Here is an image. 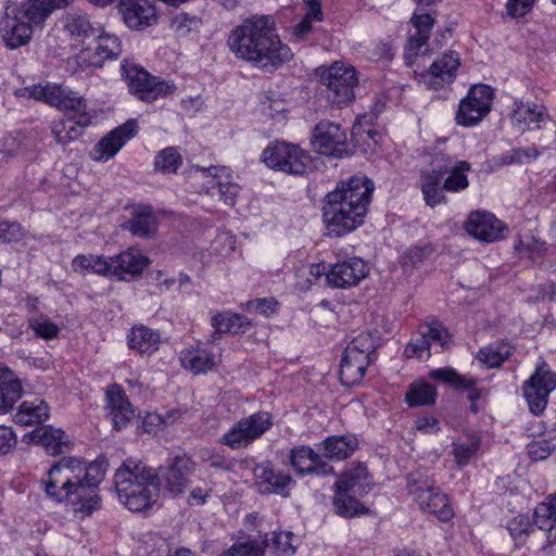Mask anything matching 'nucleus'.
<instances>
[{
    "label": "nucleus",
    "mask_w": 556,
    "mask_h": 556,
    "mask_svg": "<svg viewBox=\"0 0 556 556\" xmlns=\"http://www.w3.org/2000/svg\"><path fill=\"white\" fill-rule=\"evenodd\" d=\"M23 394V386L16 375L0 364V414L9 413Z\"/></svg>",
    "instance_id": "28"
},
{
    "label": "nucleus",
    "mask_w": 556,
    "mask_h": 556,
    "mask_svg": "<svg viewBox=\"0 0 556 556\" xmlns=\"http://www.w3.org/2000/svg\"><path fill=\"white\" fill-rule=\"evenodd\" d=\"M376 350V341L369 332H362L346 346L345 352L358 356H365V361L371 362V355Z\"/></svg>",
    "instance_id": "50"
},
{
    "label": "nucleus",
    "mask_w": 556,
    "mask_h": 556,
    "mask_svg": "<svg viewBox=\"0 0 556 556\" xmlns=\"http://www.w3.org/2000/svg\"><path fill=\"white\" fill-rule=\"evenodd\" d=\"M23 94L55 108L65 116L70 110V90L64 84L33 85L24 88Z\"/></svg>",
    "instance_id": "23"
},
{
    "label": "nucleus",
    "mask_w": 556,
    "mask_h": 556,
    "mask_svg": "<svg viewBox=\"0 0 556 556\" xmlns=\"http://www.w3.org/2000/svg\"><path fill=\"white\" fill-rule=\"evenodd\" d=\"M290 464L292 468L301 476H330L333 475V468L321 456L308 445L295 446L290 451Z\"/></svg>",
    "instance_id": "20"
},
{
    "label": "nucleus",
    "mask_w": 556,
    "mask_h": 556,
    "mask_svg": "<svg viewBox=\"0 0 556 556\" xmlns=\"http://www.w3.org/2000/svg\"><path fill=\"white\" fill-rule=\"evenodd\" d=\"M545 108L535 103L515 101L511 111V121L514 125L520 127L521 131L539 127L547 118Z\"/></svg>",
    "instance_id": "29"
},
{
    "label": "nucleus",
    "mask_w": 556,
    "mask_h": 556,
    "mask_svg": "<svg viewBox=\"0 0 556 556\" xmlns=\"http://www.w3.org/2000/svg\"><path fill=\"white\" fill-rule=\"evenodd\" d=\"M49 406L43 400L24 401L14 416V421L21 426L42 424L49 418Z\"/></svg>",
    "instance_id": "36"
},
{
    "label": "nucleus",
    "mask_w": 556,
    "mask_h": 556,
    "mask_svg": "<svg viewBox=\"0 0 556 556\" xmlns=\"http://www.w3.org/2000/svg\"><path fill=\"white\" fill-rule=\"evenodd\" d=\"M99 27H94L86 15L72 16V52L81 53V48L93 45L99 37Z\"/></svg>",
    "instance_id": "33"
},
{
    "label": "nucleus",
    "mask_w": 556,
    "mask_h": 556,
    "mask_svg": "<svg viewBox=\"0 0 556 556\" xmlns=\"http://www.w3.org/2000/svg\"><path fill=\"white\" fill-rule=\"evenodd\" d=\"M406 482L408 494L421 510L437 516L443 522L454 517L448 497L426 472L413 471L407 475Z\"/></svg>",
    "instance_id": "7"
},
{
    "label": "nucleus",
    "mask_w": 556,
    "mask_h": 556,
    "mask_svg": "<svg viewBox=\"0 0 556 556\" xmlns=\"http://www.w3.org/2000/svg\"><path fill=\"white\" fill-rule=\"evenodd\" d=\"M533 522L540 530L547 533L552 543L556 542V493L548 495L535 507Z\"/></svg>",
    "instance_id": "34"
},
{
    "label": "nucleus",
    "mask_w": 556,
    "mask_h": 556,
    "mask_svg": "<svg viewBox=\"0 0 556 556\" xmlns=\"http://www.w3.org/2000/svg\"><path fill=\"white\" fill-rule=\"evenodd\" d=\"M21 142L17 135L8 134L1 139L0 153L7 157L16 155L20 151Z\"/></svg>",
    "instance_id": "64"
},
{
    "label": "nucleus",
    "mask_w": 556,
    "mask_h": 556,
    "mask_svg": "<svg viewBox=\"0 0 556 556\" xmlns=\"http://www.w3.org/2000/svg\"><path fill=\"white\" fill-rule=\"evenodd\" d=\"M106 406L114 422V428L121 430L134 417V410L123 389L112 384L106 390Z\"/></svg>",
    "instance_id": "26"
},
{
    "label": "nucleus",
    "mask_w": 556,
    "mask_h": 556,
    "mask_svg": "<svg viewBox=\"0 0 556 556\" xmlns=\"http://www.w3.org/2000/svg\"><path fill=\"white\" fill-rule=\"evenodd\" d=\"M534 0H507V14L514 18L527 15L533 7Z\"/></svg>",
    "instance_id": "60"
},
{
    "label": "nucleus",
    "mask_w": 556,
    "mask_h": 556,
    "mask_svg": "<svg viewBox=\"0 0 556 556\" xmlns=\"http://www.w3.org/2000/svg\"><path fill=\"white\" fill-rule=\"evenodd\" d=\"M17 444V437L13 429L0 426V456L9 454Z\"/></svg>",
    "instance_id": "59"
},
{
    "label": "nucleus",
    "mask_w": 556,
    "mask_h": 556,
    "mask_svg": "<svg viewBox=\"0 0 556 556\" xmlns=\"http://www.w3.org/2000/svg\"><path fill=\"white\" fill-rule=\"evenodd\" d=\"M30 441L40 444L47 453L51 455H58L62 452V447L66 446V433L51 426L37 428L29 434Z\"/></svg>",
    "instance_id": "35"
},
{
    "label": "nucleus",
    "mask_w": 556,
    "mask_h": 556,
    "mask_svg": "<svg viewBox=\"0 0 556 556\" xmlns=\"http://www.w3.org/2000/svg\"><path fill=\"white\" fill-rule=\"evenodd\" d=\"M195 170L211 176L213 182H215V185L212 186V189H217L219 198L225 202V204L229 206L235 205L240 187L237 184L222 180V176L226 170L225 167L211 166L204 168L197 166Z\"/></svg>",
    "instance_id": "40"
},
{
    "label": "nucleus",
    "mask_w": 556,
    "mask_h": 556,
    "mask_svg": "<svg viewBox=\"0 0 556 556\" xmlns=\"http://www.w3.org/2000/svg\"><path fill=\"white\" fill-rule=\"evenodd\" d=\"M372 190V181L365 176L339 182L326 195L323 216L328 232L341 237L359 227L367 214Z\"/></svg>",
    "instance_id": "2"
},
{
    "label": "nucleus",
    "mask_w": 556,
    "mask_h": 556,
    "mask_svg": "<svg viewBox=\"0 0 556 556\" xmlns=\"http://www.w3.org/2000/svg\"><path fill=\"white\" fill-rule=\"evenodd\" d=\"M481 440L479 437H471L467 441H457L453 443L452 454L455 457L457 466L464 467L477 454L480 448Z\"/></svg>",
    "instance_id": "46"
},
{
    "label": "nucleus",
    "mask_w": 556,
    "mask_h": 556,
    "mask_svg": "<svg viewBox=\"0 0 556 556\" xmlns=\"http://www.w3.org/2000/svg\"><path fill=\"white\" fill-rule=\"evenodd\" d=\"M114 486L119 502L132 513L152 509L161 494L156 469L134 458L116 469Z\"/></svg>",
    "instance_id": "3"
},
{
    "label": "nucleus",
    "mask_w": 556,
    "mask_h": 556,
    "mask_svg": "<svg viewBox=\"0 0 556 556\" xmlns=\"http://www.w3.org/2000/svg\"><path fill=\"white\" fill-rule=\"evenodd\" d=\"M160 491L163 489L173 496L185 493L195 471V463L188 456L172 458L164 467L156 469Z\"/></svg>",
    "instance_id": "14"
},
{
    "label": "nucleus",
    "mask_w": 556,
    "mask_h": 556,
    "mask_svg": "<svg viewBox=\"0 0 556 556\" xmlns=\"http://www.w3.org/2000/svg\"><path fill=\"white\" fill-rule=\"evenodd\" d=\"M313 146L320 154L338 159L349 155L346 134L339 124L320 122L314 130Z\"/></svg>",
    "instance_id": "16"
},
{
    "label": "nucleus",
    "mask_w": 556,
    "mask_h": 556,
    "mask_svg": "<svg viewBox=\"0 0 556 556\" xmlns=\"http://www.w3.org/2000/svg\"><path fill=\"white\" fill-rule=\"evenodd\" d=\"M148 264V257L136 249H127L109 261L98 255H77L72 261L75 270H87L117 280L140 276Z\"/></svg>",
    "instance_id": "6"
},
{
    "label": "nucleus",
    "mask_w": 556,
    "mask_h": 556,
    "mask_svg": "<svg viewBox=\"0 0 556 556\" xmlns=\"http://www.w3.org/2000/svg\"><path fill=\"white\" fill-rule=\"evenodd\" d=\"M121 70L129 93L140 101L151 103L176 91V85L173 81L150 74L135 62L125 60Z\"/></svg>",
    "instance_id": "8"
},
{
    "label": "nucleus",
    "mask_w": 556,
    "mask_h": 556,
    "mask_svg": "<svg viewBox=\"0 0 556 556\" xmlns=\"http://www.w3.org/2000/svg\"><path fill=\"white\" fill-rule=\"evenodd\" d=\"M359 497V495L352 492L336 489L333 495L336 513L344 518H353L366 514L368 509L358 501Z\"/></svg>",
    "instance_id": "41"
},
{
    "label": "nucleus",
    "mask_w": 556,
    "mask_h": 556,
    "mask_svg": "<svg viewBox=\"0 0 556 556\" xmlns=\"http://www.w3.org/2000/svg\"><path fill=\"white\" fill-rule=\"evenodd\" d=\"M334 488L353 494L364 496L371 490L368 471L365 465L358 464L336 482Z\"/></svg>",
    "instance_id": "31"
},
{
    "label": "nucleus",
    "mask_w": 556,
    "mask_h": 556,
    "mask_svg": "<svg viewBox=\"0 0 556 556\" xmlns=\"http://www.w3.org/2000/svg\"><path fill=\"white\" fill-rule=\"evenodd\" d=\"M123 228L140 238H150L156 233L157 218L150 205L132 207L131 218L124 223Z\"/></svg>",
    "instance_id": "27"
},
{
    "label": "nucleus",
    "mask_w": 556,
    "mask_h": 556,
    "mask_svg": "<svg viewBox=\"0 0 556 556\" xmlns=\"http://www.w3.org/2000/svg\"><path fill=\"white\" fill-rule=\"evenodd\" d=\"M28 327L34 333L43 340H51L58 337L60 328L48 316L34 314L27 318Z\"/></svg>",
    "instance_id": "45"
},
{
    "label": "nucleus",
    "mask_w": 556,
    "mask_h": 556,
    "mask_svg": "<svg viewBox=\"0 0 556 556\" xmlns=\"http://www.w3.org/2000/svg\"><path fill=\"white\" fill-rule=\"evenodd\" d=\"M92 116L87 111L86 101L83 98L72 97V132L76 131V127L85 128L91 124Z\"/></svg>",
    "instance_id": "55"
},
{
    "label": "nucleus",
    "mask_w": 556,
    "mask_h": 556,
    "mask_svg": "<svg viewBox=\"0 0 556 556\" xmlns=\"http://www.w3.org/2000/svg\"><path fill=\"white\" fill-rule=\"evenodd\" d=\"M493 101V90L488 85L472 86L466 98L458 105L456 123L465 127L479 124L490 112Z\"/></svg>",
    "instance_id": "13"
},
{
    "label": "nucleus",
    "mask_w": 556,
    "mask_h": 556,
    "mask_svg": "<svg viewBox=\"0 0 556 556\" xmlns=\"http://www.w3.org/2000/svg\"><path fill=\"white\" fill-rule=\"evenodd\" d=\"M356 447L357 440L346 435L328 437L318 445V450L323 452V458L336 462L349 458Z\"/></svg>",
    "instance_id": "30"
},
{
    "label": "nucleus",
    "mask_w": 556,
    "mask_h": 556,
    "mask_svg": "<svg viewBox=\"0 0 556 556\" xmlns=\"http://www.w3.org/2000/svg\"><path fill=\"white\" fill-rule=\"evenodd\" d=\"M412 23L416 29L415 33L417 35H426V37L429 38V34L434 24V20L431 17L430 14H414L412 17Z\"/></svg>",
    "instance_id": "63"
},
{
    "label": "nucleus",
    "mask_w": 556,
    "mask_h": 556,
    "mask_svg": "<svg viewBox=\"0 0 556 556\" xmlns=\"http://www.w3.org/2000/svg\"><path fill=\"white\" fill-rule=\"evenodd\" d=\"M182 164V157L175 148H166L157 153L154 161L156 170L176 173Z\"/></svg>",
    "instance_id": "51"
},
{
    "label": "nucleus",
    "mask_w": 556,
    "mask_h": 556,
    "mask_svg": "<svg viewBox=\"0 0 556 556\" xmlns=\"http://www.w3.org/2000/svg\"><path fill=\"white\" fill-rule=\"evenodd\" d=\"M201 26V18L187 12H178L170 22L172 29L180 37L187 36L192 31L198 33Z\"/></svg>",
    "instance_id": "48"
},
{
    "label": "nucleus",
    "mask_w": 556,
    "mask_h": 556,
    "mask_svg": "<svg viewBox=\"0 0 556 556\" xmlns=\"http://www.w3.org/2000/svg\"><path fill=\"white\" fill-rule=\"evenodd\" d=\"M437 391L433 386L426 381L410 383L405 401L410 407L432 405L435 402Z\"/></svg>",
    "instance_id": "42"
},
{
    "label": "nucleus",
    "mask_w": 556,
    "mask_h": 556,
    "mask_svg": "<svg viewBox=\"0 0 556 556\" xmlns=\"http://www.w3.org/2000/svg\"><path fill=\"white\" fill-rule=\"evenodd\" d=\"M425 337L430 341V346L440 348L441 350L447 348L451 343V336L446 328L439 321L434 320L432 323L420 326Z\"/></svg>",
    "instance_id": "49"
},
{
    "label": "nucleus",
    "mask_w": 556,
    "mask_h": 556,
    "mask_svg": "<svg viewBox=\"0 0 556 556\" xmlns=\"http://www.w3.org/2000/svg\"><path fill=\"white\" fill-rule=\"evenodd\" d=\"M471 237L482 242H494L503 238L504 224L490 212L473 211L464 225Z\"/></svg>",
    "instance_id": "19"
},
{
    "label": "nucleus",
    "mask_w": 556,
    "mask_h": 556,
    "mask_svg": "<svg viewBox=\"0 0 556 556\" xmlns=\"http://www.w3.org/2000/svg\"><path fill=\"white\" fill-rule=\"evenodd\" d=\"M211 326L215 329V333L241 334L248 332L252 323L244 315L232 313L229 311L218 312L211 318Z\"/></svg>",
    "instance_id": "32"
},
{
    "label": "nucleus",
    "mask_w": 556,
    "mask_h": 556,
    "mask_svg": "<svg viewBox=\"0 0 556 556\" xmlns=\"http://www.w3.org/2000/svg\"><path fill=\"white\" fill-rule=\"evenodd\" d=\"M181 365L194 374H203L214 368L215 355L206 350L191 348L181 351Z\"/></svg>",
    "instance_id": "39"
},
{
    "label": "nucleus",
    "mask_w": 556,
    "mask_h": 556,
    "mask_svg": "<svg viewBox=\"0 0 556 556\" xmlns=\"http://www.w3.org/2000/svg\"><path fill=\"white\" fill-rule=\"evenodd\" d=\"M368 275L366 263L359 257H351L330 266L327 285L333 288H350L359 283Z\"/></svg>",
    "instance_id": "18"
},
{
    "label": "nucleus",
    "mask_w": 556,
    "mask_h": 556,
    "mask_svg": "<svg viewBox=\"0 0 556 556\" xmlns=\"http://www.w3.org/2000/svg\"><path fill=\"white\" fill-rule=\"evenodd\" d=\"M122 53V43L117 36L102 34L93 45L81 48V53H75L74 59L78 67H101L106 60L117 59Z\"/></svg>",
    "instance_id": "15"
},
{
    "label": "nucleus",
    "mask_w": 556,
    "mask_h": 556,
    "mask_svg": "<svg viewBox=\"0 0 556 556\" xmlns=\"http://www.w3.org/2000/svg\"><path fill=\"white\" fill-rule=\"evenodd\" d=\"M460 66L458 53L450 51L437 59L429 67L428 85L432 89H440L452 84Z\"/></svg>",
    "instance_id": "25"
},
{
    "label": "nucleus",
    "mask_w": 556,
    "mask_h": 556,
    "mask_svg": "<svg viewBox=\"0 0 556 556\" xmlns=\"http://www.w3.org/2000/svg\"><path fill=\"white\" fill-rule=\"evenodd\" d=\"M253 472L261 493L289 495V488L293 483L290 475L276 471L268 462L256 465Z\"/></svg>",
    "instance_id": "21"
},
{
    "label": "nucleus",
    "mask_w": 556,
    "mask_h": 556,
    "mask_svg": "<svg viewBox=\"0 0 556 556\" xmlns=\"http://www.w3.org/2000/svg\"><path fill=\"white\" fill-rule=\"evenodd\" d=\"M273 427V419L267 412H257L238 420L220 438V443L231 450L248 447Z\"/></svg>",
    "instance_id": "11"
},
{
    "label": "nucleus",
    "mask_w": 556,
    "mask_h": 556,
    "mask_svg": "<svg viewBox=\"0 0 556 556\" xmlns=\"http://www.w3.org/2000/svg\"><path fill=\"white\" fill-rule=\"evenodd\" d=\"M540 155V152L535 147H528V148H516L507 151L502 155V162L503 164H522V163H530L533 160L538 159Z\"/></svg>",
    "instance_id": "56"
},
{
    "label": "nucleus",
    "mask_w": 556,
    "mask_h": 556,
    "mask_svg": "<svg viewBox=\"0 0 556 556\" xmlns=\"http://www.w3.org/2000/svg\"><path fill=\"white\" fill-rule=\"evenodd\" d=\"M511 350L507 343L495 342L480 349L478 358L490 368L497 367L511 355Z\"/></svg>",
    "instance_id": "44"
},
{
    "label": "nucleus",
    "mask_w": 556,
    "mask_h": 556,
    "mask_svg": "<svg viewBox=\"0 0 556 556\" xmlns=\"http://www.w3.org/2000/svg\"><path fill=\"white\" fill-rule=\"evenodd\" d=\"M64 469H70V458H62L53 464L42 479L47 496L56 503H62L70 496V475Z\"/></svg>",
    "instance_id": "24"
},
{
    "label": "nucleus",
    "mask_w": 556,
    "mask_h": 556,
    "mask_svg": "<svg viewBox=\"0 0 556 556\" xmlns=\"http://www.w3.org/2000/svg\"><path fill=\"white\" fill-rule=\"evenodd\" d=\"M66 3V0L8 2L0 20V35L5 47L14 50L26 46L33 37L34 27L41 25L53 11Z\"/></svg>",
    "instance_id": "4"
},
{
    "label": "nucleus",
    "mask_w": 556,
    "mask_h": 556,
    "mask_svg": "<svg viewBox=\"0 0 556 556\" xmlns=\"http://www.w3.org/2000/svg\"><path fill=\"white\" fill-rule=\"evenodd\" d=\"M531 529L532 525L530 523L529 518L523 515L513 518L507 523V530L511 538L519 544L525 542Z\"/></svg>",
    "instance_id": "58"
},
{
    "label": "nucleus",
    "mask_w": 556,
    "mask_h": 556,
    "mask_svg": "<svg viewBox=\"0 0 556 556\" xmlns=\"http://www.w3.org/2000/svg\"><path fill=\"white\" fill-rule=\"evenodd\" d=\"M368 365L369 362L365 361V356L361 354L356 356L344 351L340 364L341 382L349 387L359 383L366 372Z\"/></svg>",
    "instance_id": "37"
},
{
    "label": "nucleus",
    "mask_w": 556,
    "mask_h": 556,
    "mask_svg": "<svg viewBox=\"0 0 556 556\" xmlns=\"http://www.w3.org/2000/svg\"><path fill=\"white\" fill-rule=\"evenodd\" d=\"M406 357H416L418 359H428L431 355L430 341L425 337L421 328L410 339L404 350Z\"/></svg>",
    "instance_id": "53"
},
{
    "label": "nucleus",
    "mask_w": 556,
    "mask_h": 556,
    "mask_svg": "<svg viewBox=\"0 0 556 556\" xmlns=\"http://www.w3.org/2000/svg\"><path fill=\"white\" fill-rule=\"evenodd\" d=\"M426 35H417L416 33L410 35L406 47H405V59L407 63L413 61V58L417 56L422 46L428 41Z\"/></svg>",
    "instance_id": "61"
},
{
    "label": "nucleus",
    "mask_w": 556,
    "mask_h": 556,
    "mask_svg": "<svg viewBox=\"0 0 556 556\" xmlns=\"http://www.w3.org/2000/svg\"><path fill=\"white\" fill-rule=\"evenodd\" d=\"M262 161L271 169L290 175H304L311 156L296 144L275 141L263 150Z\"/></svg>",
    "instance_id": "10"
},
{
    "label": "nucleus",
    "mask_w": 556,
    "mask_h": 556,
    "mask_svg": "<svg viewBox=\"0 0 556 556\" xmlns=\"http://www.w3.org/2000/svg\"><path fill=\"white\" fill-rule=\"evenodd\" d=\"M108 460L85 462L72 457V516L85 519L102 507L99 485L105 477Z\"/></svg>",
    "instance_id": "5"
},
{
    "label": "nucleus",
    "mask_w": 556,
    "mask_h": 556,
    "mask_svg": "<svg viewBox=\"0 0 556 556\" xmlns=\"http://www.w3.org/2000/svg\"><path fill=\"white\" fill-rule=\"evenodd\" d=\"M294 535L290 531L273 532L268 539V547L271 546L275 556H292L295 552Z\"/></svg>",
    "instance_id": "52"
},
{
    "label": "nucleus",
    "mask_w": 556,
    "mask_h": 556,
    "mask_svg": "<svg viewBox=\"0 0 556 556\" xmlns=\"http://www.w3.org/2000/svg\"><path fill=\"white\" fill-rule=\"evenodd\" d=\"M470 169L471 165L467 161H455L443 181V189L447 192H460L467 189L469 186L467 173Z\"/></svg>",
    "instance_id": "43"
},
{
    "label": "nucleus",
    "mask_w": 556,
    "mask_h": 556,
    "mask_svg": "<svg viewBox=\"0 0 556 556\" xmlns=\"http://www.w3.org/2000/svg\"><path fill=\"white\" fill-rule=\"evenodd\" d=\"M138 134V123L135 118L126 121L121 126L106 134L92 149L93 161L106 162L112 159L128 140Z\"/></svg>",
    "instance_id": "17"
},
{
    "label": "nucleus",
    "mask_w": 556,
    "mask_h": 556,
    "mask_svg": "<svg viewBox=\"0 0 556 556\" xmlns=\"http://www.w3.org/2000/svg\"><path fill=\"white\" fill-rule=\"evenodd\" d=\"M227 45L237 59L267 73L275 72L293 56L267 16L243 21L230 31Z\"/></svg>",
    "instance_id": "1"
},
{
    "label": "nucleus",
    "mask_w": 556,
    "mask_h": 556,
    "mask_svg": "<svg viewBox=\"0 0 556 556\" xmlns=\"http://www.w3.org/2000/svg\"><path fill=\"white\" fill-rule=\"evenodd\" d=\"M118 11L131 29H142L156 22L155 8L149 0H121Z\"/></svg>",
    "instance_id": "22"
},
{
    "label": "nucleus",
    "mask_w": 556,
    "mask_h": 556,
    "mask_svg": "<svg viewBox=\"0 0 556 556\" xmlns=\"http://www.w3.org/2000/svg\"><path fill=\"white\" fill-rule=\"evenodd\" d=\"M430 378L448 383L456 388L460 389H470L473 384H476V380L467 379L456 372V370L452 368H440L430 371Z\"/></svg>",
    "instance_id": "54"
},
{
    "label": "nucleus",
    "mask_w": 556,
    "mask_h": 556,
    "mask_svg": "<svg viewBox=\"0 0 556 556\" xmlns=\"http://www.w3.org/2000/svg\"><path fill=\"white\" fill-rule=\"evenodd\" d=\"M556 389V374L542 362L522 384L523 397L533 415L542 414L552 391Z\"/></svg>",
    "instance_id": "12"
},
{
    "label": "nucleus",
    "mask_w": 556,
    "mask_h": 556,
    "mask_svg": "<svg viewBox=\"0 0 556 556\" xmlns=\"http://www.w3.org/2000/svg\"><path fill=\"white\" fill-rule=\"evenodd\" d=\"M22 227L17 223L0 222V241L12 242L22 238Z\"/></svg>",
    "instance_id": "62"
},
{
    "label": "nucleus",
    "mask_w": 556,
    "mask_h": 556,
    "mask_svg": "<svg viewBox=\"0 0 556 556\" xmlns=\"http://www.w3.org/2000/svg\"><path fill=\"white\" fill-rule=\"evenodd\" d=\"M556 450V438L533 441L527 446V452L532 460L546 459Z\"/></svg>",
    "instance_id": "57"
},
{
    "label": "nucleus",
    "mask_w": 556,
    "mask_h": 556,
    "mask_svg": "<svg viewBox=\"0 0 556 556\" xmlns=\"http://www.w3.org/2000/svg\"><path fill=\"white\" fill-rule=\"evenodd\" d=\"M128 346L140 354H152L159 349L160 333L146 326H135L127 336Z\"/></svg>",
    "instance_id": "38"
},
{
    "label": "nucleus",
    "mask_w": 556,
    "mask_h": 556,
    "mask_svg": "<svg viewBox=\"0 0 556 556\" xmlns=\"http://www.w3.org/2000/svg\"><path fill=\"white\" fill-rule=\"evenodd\" d=\"M321 83L325 86L323 92L327 101L332 105L342 106L354 100L358 76L353 66L334 62L321 76Z\"/></svg>",
    "instance_id": "9"
},
{
    "label": "nucleus",
    "mask_w": 556,
    "mask_h": 556,
    "mask_svg": "<svg viewBox=\"0 0 556 556\" xmlns=\"http://www.w3.org/2000/svg\"><path fill=\"white\" fill-rule=\"evenodd\" d=\"M268 546L267 535L261 541L249 539L247 542L233 544L222 556H262L264 548Z\"/></svg>",
    "instance_id": "47"
}]
</instances>
